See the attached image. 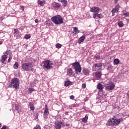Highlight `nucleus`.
<instances>
[{
    "mask_svg": "<svg viewBox=\"0 0 129 129\" xmlns=\"http://www.w3.org/2000/svg\"><path fill=\"white\" fill-rule=\"evenodd\" d=\"M30 71H31V72H34V71H35V69L32 67L30 69Z\"/></svg>",
    "mask_w": 129,
    "mask_h": 129,
    "instance_id": "obj_42",
    "label": "nucleus"
},
{
    "mask_svg": "<svg viewBox=\"0 0 129 129\" xmlns=\"http://www.w3.org/2000/svg\"><path fill=\"white\" fill-rule=\"evenodd\" d=\"M128 117H129V114H128Z\"/></svg>",
    "mask_w": 129,
    "mask_h": 129,
    "instance_id": "obj_54",
    "label": "nucleus"
},
{
    "mask_svg": "<svg viewBox=\"0 0 129 129\" xmlns=\"http://www.w3.org/2000/svg\"><path fill=\"white\" fill-rule=\"evenodd\" d=\"M0 2H1V0H0Z\"/></svg>",
    "mask_w": 129,
    "mask_h": 129,
    "instance_id": "obj_56",
    "label": "nucleus"
},
{
    "mask_svg": "<svg viewBox=\"0 0 129 129\" xmlns=\"http://www.w3.org/2000/svg\"><path fill=\"white\" fill-rule=\"evenodd\" d=\"M120 8V6H119V5H117L115 6V8H114L118 12V11H119V8Z\"/></svg>",
    "mask_w": 129,
    "mask_h": 129,
    "instance_id": "obj_34",
    "label": "nucleus"
},
{
    "mask_svg": "<svg viewBox=\"0 0 129 129\" xmlns=\"http://www.w3.org/2000/svg\"><path fill=\"white\" fill-rule=\"evenodd\" d=\"M96 60H99L100 59V55H97L95 56Z\"/></svg>",
    "mask_w": 129,
    "mask_h": 129,
    "instance_id": "obj_36",
    "label": "nucleus"
},
{
    "mask_svg": "<svg viewBox=\"0 0 129 129\" xmlns=\"http://www.w3.org/2000/svg\"><path fill=\"white\" fill-rule=\"evenodd\" d=\"M60 3L62 4L63 7H66L67 6V0H61Z\"/></svg>",
    "mask_w": 129,
    "mask_h": 129,
    "instance_id": "obj_24",
    "label": "nucleus"
},
{
    "mask_svg": "<svg viewBox=\"0 0 129 129\" xmlns=\"http://www.w3.org/2000/svg\"><path fill=\"white\" fill-rule=\"evenodd\" d=\"M84 101H88V98H85L84 99Z\"/></svg>",
    "mask_w": 129,
    "mask_h": 129,
    "instance_id": "obj_46",
    "label": "nucleus"
},
{
    "mask_svg": "<svg viewBox=\"0 0 129 129\" xmlns=\"http://www.w3.org/2000/svg\"><path fill=\"white\" fill-rule=\"evenodd\" d=\"M68 113V112H66V113H65V114H67Z\"/></svg>",
    "mask_w": 129,
    "mask_h": 129,
    "instance_id": "obj_53",
    "label": "nucleus"
},
{
    "mask_svg": "<svg viewBox=\"0 0 129 129\" xmlns=\"http://www.w3.org/2000/svg\"><path fill=\"white\" fill-rule=\"evenodd\" d=\"M90 71L87 68H84L83 69V73H84V75H86V76H88L89 75V73Z\"/></svg>",
    "mask_w": 129,
    "mask_h": 129,
    "instance_id": "obj_15",
    "label": "nucleus"
},
{
    "mask_svg": "<svg viewBox=\"0 0 129 129\" xmlns=\"http://www.w3.org/2000/svg\"><path fill=\"white\" fill-rule=\"evenodd\" d=\"M61 47H62V45L60 43H57L55 45V47L57 48V49H60V48H61Z\"/></svg>",
    "mask_w": 129,
    "mask_h": 129,
    "instance_id": "obj_33",
    "label": "nucleus"
},
{
    "mask_svg": "<svg viewBox=\"0 0 129 129\" xmlns=\"http://www.w3.org/2000/svg\"><path fill=\"white\" fill-rule=\"evenodd\" d=\"M55 128L56 129H61V127L65 126L64 122H60L59 121H57L54 123Z\"/></svg>",
    "mask_w": 129,
    "mask_h": 129,
    "instance_id": "obj_8",
    "label": "nucleus"
},
{
    "mask_svg": "<svg viewBox=\"0 0 129 129\" xmlns=\"http://www.w3.org/2000/svg\"><path fill=\"white\" fill-rule=\"evenodd\" d=\"M16 108L17 109H18V108H17V107H16Z\"/></svg>",
    "mask_w": 129,
    "mask_h": 129,
    "instance_id": "obj_55",
    "label": "nucleus"
},
{
    "mask_svg": "<svg viewBox=\"0 0 129 129\" xmlns=\"http://www.w3.org/2000/svg\"><path fill=\"white\" fill-rule=\"evenodd\" d=\"M88 119V114H86L85 117L82 118V120L83 122H84V123H86L87 122Z\"/></svg>",
    "mask_w": 129,
    "mask_h": 129,
    "instance_id": "obj_19",
    "label": "nucleus"
},
{
    "mask_svg": "<svg viewBox=\"0 0 129 129\" xmlns=\"http://www.w3.org/2000/svg\"><path fill=\"white\" fill-rule=\"evenodd\" d=\"M12 56H9L8 59V62H11V60H12Z\"/></svg>",
    "mask_w": 129,
    "mask_h": 129,
    "instance_id": "obj_40",
    "label": "nucleus"
},
{
    "mask_svg": "<svg viewBox=\"0 0 129 129\" xmlns=\"http://www.w3.org/2000/svg\"><path fill=\"white\" fill-rule=\"evenodd\" d=\"M69 85H71V81H67L64 83V86L66 87L69 86Z\"/></svg>",
    "mask_w": 129,
    "mask_h": 129,
    "instance_id": "obj_23",
    "label": "nucleus"
},
{
    "mask_svg": "<svg viewBox=\"0 0 129 129\" xmlns=\"http://www.w3.org/2000/svg\"><path fill=\"white\" fill-rule=\"evenodd\" d=\"M124 25V24H123V23L122 22V21H119L118 22V26L120 28L123 27Z\"/></svg>",
    "mask_w": 129,
    "mask_h": 129,
    "instance_id": "obj_27",
    "label": "nucleus"
},
{
    "mask_svg": "<svg viewBox=\"0 0 129 129\" xmlns=\"http://www.w3.org/2000/svg\"><path fill=\"white\" fill-rule=\"evenodd\" d=\"M112 68H113V67L111 65H109L108 66V70H110L112 69Z\"/></svg>",
    "mask_w": 129,
    "mask_h": 129,
    "instance_id": "obj_38",
    "label": "nucleus"
},
{
    "mask_svg": "<svg viewBox=\"0 0 129 129\" xmlns=\"http://www.w3.org/2000/svg\"><path fill=\"white\" fill-rule=\"evenodd\" d=\"M104 16H103V14H94L93 15V18L94 19H102Z\"/></svg>",
    "mask_w": 129,
    "mask_h": 129,
    "instance_id": "obj_14",
    "label": "nucleus"
},
{
    "mask_svg": "<svg viewBox=\"0 0 129 129\" xmlns=\"http://www.w3.org/2000/svg\"><path fill=\"white\" fill-rule=\"evenodd\" d=\"M31 38V35L30 34H26L24 36V39H26V40H28V39H30Z\"/></svg>",
    "mask_w": 129,
    "mask_h": 129,
    "instance_id": "obj_32",
    "label": "nucleus"
},
{
    "mask_svg": "<svg viewBox=\"0 0 129 129\" xmlns=\"http://www.w3.org/2000/svg\"><path fill=\"white\" fill-rule=\"evenodd\" d=\"M37 3L38 5H40L41 7L43 6V5H45L46 2L45 1H41V0H38Z\"/></svg>",
    "mask_w": 129,
    "mask_h": 129,
    "instance_id": "obj_20",
    "label": "nucleus"
},
{
    "mask_svg": "<svg viewBox=\"0 0 129 129\" xmlns=\"http://www.w3.org/2000/svg\"><path fill=\"white\" fill-rule=\"evenodd\" d=\"M49 116V109L48 108V106L46 105L45 106L44 111L43 113V118L44 120L47 119V117Z\"/></svg>",
    "mask_w": 129,
    "mask_h": 129,
    "instance_id": "obj_9",
    "label": "nucleus"
},
{
    "mask_svg": "<svg viewBox=\"0 0 129 129\" xmlns=\"http://www.w3.org/2000/svg\"><path fill=\"white\" fill-rule=\"evenodd\" d=\"M5 55H3L1 59V62L2 63H5V61H6L7 60V59H8V55H9V53H8V51H6L5 53Z\"/></svg>",
    "mask_w": 129,
    "mask_h": 129,
    "instance_id": "obj_13",
    "label": "nucleus"
},
{
    "mask_svg": "<svg viewBox=\"0 0 129 129\" xmlns=\"http://www.w3.org/2000/svg\"><path fill=\"white\" fill-rule=\"evenodd\" d=\"M11 83L13 84V88L15 89H18L20 87V80L18 78H14L11 80Z\"/></svg>",
    "mask_w": 129,
    "mask_h": 129,
    "instance_id": "obj_5",
    "label": "nucleus"
},
{
    "mask_svg": "<svg viewBox=\"0 0 129 129\" xmlns=\"http://www.w3.org/2000/svg\"><path fill=\"white\" fill-rule=\"evenodd\" d=\"M111 13L112 14V16H114L115 13H118V11H117L115 9H113V10H112Z\"/></svg>",
    "mask_w": 129,
    "mask_h": 129,
    "instance_id": "obj_31",
    "label": "nucleus"
},
{
    "mask_svg": "<svg viewBox=\"0 0 129 129\" xmlns=\"http://www.w3.org/2000/svg\"><path fill=\"white\" fill-rule=\"evenodd\" d=\"M125 20H126V22H127V23H129V19L127 18H125Z\"/></svg>",
    "mask_w": 129,
    "mask_h": 129,
    "instance_id": "obj_47",
    "label": "nucleus"
},
{
    "mask_svg": "<svg viewBox=\"0 0 129 129\" xmlns=\"http://www.w3.org/2000/svg\"><path fill=\"white\" fill-rule=\"evenodd\" d=\"M70 99H74L75 97L73 95H71L70 96Z\"/></svg>",
    "mask_w": 129,
    "mask_h": 129,
    "instance_id": "obj_41",
    "label": "nucleus"
},
{
    "mask_svg": "<svg viewBox=\"0 0 129 129\" xmlns=\"http://www.w3.org/2000/svg\"><path fill=\"white\" fill-rule=\"evenodd\" d=\"M52 22L55 25H60L64 23V20L61 16L58 15L52 17L51 18Z\"/></svg>",
    "mask_w": 129,
    "mask_h": 129,
    "instance_id": "obj_2",
    "label": "nucleus"
},
{
    "mask_svg": "<svg viewBox=\"0 0 129 129\" xmlns=\"http://www.w3.org/2000/svg\"><path fill=\"white\" fill-rule=\"evenodd\" d=\"M72 66L75 70V72L77 74H79V73H81V70H82V68H81V66L80 65V63L78 61H76L72 63Z\"/></svg>",
    "mask_w": 129,
    "mask_h": 129,
    "instance_id": "obj_4",
    "label": "nucleus"
},
{
    "mask_svg": "<svg viewBox=\"0 0 129 129\" xmlns=\"http://www.w3.org/2000/svg\"><path fill=\"white\" fill-rule=\"evenodd\" d=\"M97 89L100 90V91H102L103 90V86L101 83H99L97 85Z\"/></svg>",
    "mask_w": 129,
    "mask_h": 129,
    "instance_id": "obj_18",
    "label": "nucleus"
},
{
    "mask_svg": "<svg viewBox=\"0 0 129 129\" xmlns=\"http://www.w3.org/2000/svg\"><path fill=\"white\" fill-rule=\"evenodd\" d=\"M2 44H3V41H0V45H2Z\"/></svg>",
    "mask_w": 129,
    "mask_h": 129,
    "instance_id": "obj_51",
    "label": "nucleus"
},
{
    "mask_svg": "<svg viewBox=\"0 0 129 129\" xmlns=\"http://www.w3.org/2000/svg\"><path fill=\"white\" fill-rule=\"evenodd\" d=\"M73 74V71L72 69H69L67 71V76H71Z\"/></svg>",
    "mask_w": 129,
    "mask_h": 129,
    "instance_id": "obj_17",
    "label": "nucleus"
},
{
    "mask_svg": "<svg viewBox=\"0 0 129 129\" xmlns=\"http://www.w3.org/2000/svg\"><path fill=\"white\" fill-rule=\"evenodd\" d=\"M114 65H117L118 64H119L120 61L118 58H115L113 61Z\"/></svg>",
    "mask_w": 129,
    "mask_h": 129,
    "instance_id": "obj_22",
    "label": "nucleus"
},
{
    "mask_svg": "<svg viewBox=\"0 0 129 129\" xmlns=\"http://www.w3.org/2000/svg\"><path fill=\"white\" fill-rule=\"evenodd\" d=\"M123 15V16H125L126 18H129V12L124 13Z\"/></svg>",
    "mask_w": 129,
    "mask_h": 129,
    "instance_id": "obj_35",
    "label": "nucleus"
},
{
    "mask_svg": "<svg viewBox=\"0 0 129 129\" xmlns=\"http://www.w3.org/2000/svg\"><path fill=\"white\" fill-rule=\"evenodd\" d=\"M117 116H113L112 118H110L106 123V125L113 126V125L119 124V123L123 120V119H122V118L117 119Z\"/></svg>",
    "mask_w": 129,
    "mask_h": 129,
    "instance_id": "obj_1",
    "label": "nucleus"
},
{
    "mask_svg": "<svg viewBox=\"0 0 129 129\" xmlns=\"http://www.w3.org/2000/svg\"><path fill=\"white\" fill-rule=\"evenodd\" d=\"M82 87L83 88H85V87H86V85L85 84H83Z\"/></svg>",
    "mask_w": 129,
    "mask_h": 129,
    "instance_id": "obj_43",
    "label": "nucleus"
},
{
    "mask_svg": "<svg viewBox=\"0 0 129 129\" xmlns=\"http://www.w3.org/2000/svg\"><path fill=\"white\" fill-rule=\"evenodd\" d=\"M33 67V63L31 62H26L22 64V69L24 71H30Z\"/></svg>",
    "mask_w": 129,
    "mask_h": 129,
    "instance_id": "obj_6",
    "label": "nucleus"
},
{
    "mask_svg": "<svg viewBox=\"0 0 129 129\" xmlns=\"http://www.w3.org/2000/svg\"><path fill=\"white\" fill-rule=\"evenodd\" d=\"M74 32H75V34H79L80 33V31L78 30V28L77 27H73Z\"/></svg>",
    "mask_w": 129,
    "mask_h": 129,
    "instance_id": "obj_25",
    "label": "nucleus"
},
{
    "mask_svg": "<svg viewBox=\"0 0 129 129\" xmlns=\"http://www.w3.org/2000/svg\"><path fill=\"white\" fill-rule=\"evenodd\" d=\"M0 127H2V124L0 123Z\"/></svg>",
    "mask_w": 129,
    "mask_h": 129,
    "instance_id": "obj_52",
    "label": "nucleus"
},
{
    "mask_svg": "<svg viewBox=\"0 0 129 129\" xmlns=\"http://www.w3.org/2000/svg\"><path fill=\"white\" fill-rule=\"evenodd\" d=\"M118 1V0H114V3L115 4L117 3V2Z\"/></svg>",
    "mask_w": 129,
    "mask_h": 129,
    "instance_id": "obj_49",
    "label": "nucleus"
},
{
    "mask_svg": "<svg viewBox=\"0 0 129 129\" xmlns=\"http://www.w3.org/2000/svg\"><path fill=\"white\" fill-rule=\"evenodd\" d=\"M102 63H97L93 64V67H94L95 70L98 71V70H101L102 68Z\"/></svg>",
    "mask_w": 129,
    "mask_h": 129,
    "instance_id": "obj_12",
    "label": "nucleus"
},
{
    "mask_svg": "<svg viewBox=\"0 0 129 129\" xmlns=\"http://www.w3.org/2000/svg\"><path fill=\"white\" fill-rule=\"evenodd\" d=\"M33 91H36V90L33 88H29L28 89V93H32V92H33Z\"/></svg>",
    "mask_w": 129,
    "mask_h": 129,
    "instance_id": "obj_29",
    "label": "nucleus"
},
{
    "mask_svg": "<svg viewBox=\"0 0 129 129\" xmlns=\"http://www.w3.org/2000/svg\"><path fill=\"white\" fill-rule=\"evenodd\" d=\"M14 69H18L19 68V63L15 62L13 66Z\"/></svg>",
    "mask_w": 129,
    "mask_h": 129,
    "instance_id": "obj_30",
    "label": "nucleus"
},
{
    "mask_svg": "<svg viewBox=\"0 0 129 129\" xmlns=\"http://www.w3.org/2000/svg\"><path fill=\"white\" fill-rule=\"evenodd\" d=\"M24 9H25V7H24V6H21V10H24Z\"/></svg>",
    "mask_w": 129,
    "mask_h": 129,
    "instance_id": "obj_45",
    "label": "nucleus"
},
{
    "mask_svg": "<svg viewBox=\"0 0 129 129\" xmlns=\"http://www.w3.org/2000/svg\"><path fill=\"white\" fill-rule=\"evenodd\" d=\"M35 22L36 23H39V20L37 19H36L35 20Z\"/></svg>",
    "mask_w": 129,
    "mask_h": 129,
    "instance_id": "obj_44",
    "label": "nucleus"
},
{
    "mask_svg": "<svg viewBox=\"0 0 129 129\" xmlns=\"http://www.w3.org/2000/svg\"><path fill=\"white\" fill-rule=\"evenodd\" d=\"M85 37H86V36L85 35H83L82 36H81L79 39L78 43H79V44H81V43L84 42V40H85Z\"/></svg>",
    "mask_w": 129,
    "mask_h": 129,
    "instance_id": "obj_16",
    "label": "nucleus"
},
{
    "mask_svg": "<svg viewBox=\"0 0 129 129\" xmlns=\"http://www.w3.org/2000/svg\"><path fill=\"white\" fill-rule=\"evenodd\" d=\"M41 66L45 68V69H47V70L53 69V63L49 60L42 61Z\"/></svg>",
    "mask_w": 129,
    "mask_h": 129,
    "instance_id": "obj_3",
    "label": "nucleus"
},
{
    "mask_svg": "<svg viewBox=\"0 0 129 129\" xmlns=\"http://www.w3.org/2000/svg\"><path fill=\"white\" fill-rule=\"evenodd\" d=\"M13 84H12V83H11H11L10 84H8V87L9 88H12V87H13Z\"/></svg>",
    "mask_w": 129,
    "mask_h": 129,
    "instance_id": "obj_37",
    "label": "nucleus"
},
{
    "mask_svg": "<svg viewBox=\"0 0 129 129\" xmlns=\"http://www.w3.org/2000/svg\"><path fill=\"white\" fill-rule=\"evenodd\" d=\"M106 82H107L108 83L105 84L106 90H113L115 86L114 84L109 81V80H107Z\"/></svg>",
    "mask_w": 129,
    "mask_h": 129,
    "instance_id": "obj_7",
    "label": "nucleus"
},
{
    "mask_svg": "<svg viewBox=\"0 0 129 129\" xmlns=\"http://www.w3.org/2000/svg\"><path fill=\"white\" fill-rule=\"evenodd\" d=\"M14 37L15 38H21L22 37V33L19 31L18 29H14V33H13Z\"/></svg>",
    "mask_w": 129,
    "mask_h": 129,
    "instance_id": "obj_10",
    "label": "nucleus"
},
{
    "mask_svg": "<svg viewBox=\"0 0 129 129\" xmlns=\"http://www.w3.org/2000/svg\"><path fill=\"white\" fill-rule=\"evenodd\" d=\"M95 75L96 77H97V78H100V77H101V73L96 72L95 74Z\"/></svg>",
    "mask_w": 129,
    "mask_h": 129,
    "instance_id": "obj_26",
    "label": "nucleus"
},
{
    "mask_svg": "<svg viewBox=\"0 0 129 129\" xmlns=\"http://www.w3.org/2000/svg\"><path fill=\"white\" fill-rule=\"evenodd\" d=\"M29 105L30 106V108L31 110H35V106L33 104V103L29 102Z\"/></svg>",
    "mask_w": 129,
    "mask_h": 129,
    "instance_id": "obj_21",
    "label": "nucleus"
},
{
    "mask_svg": "<svg viewBox=\"0 0 129 129\" xmlns=\"http://www.w3.org/2000/svg\"><path fill=\"white\" fill-rule=\"evenodd\" d=\"M36 82H38V81H37V80H34V83H36Z\"/></svg>",
    "mask_w": 129,
    "mask_h": 129,
    "instance_id": "obj_48",
    "label": "nucleus"
},
{
    "mask_svg": "<svg viewBox=\"0 0 129 129\" xmlns=\"http://www.w3.org/2000/svg\"><path fill=\"white\" fill-rule=\"evenodd\" d=\"M1 129H9V127L6 126H3V127Z\"/></svg>",
    "mask_w": 129,
    "mask_h": 129,
    "instance_id": "obj_39",
    "label": "nucleus"
},
{
    "mask_svg": "<svg viewBox=\"0 0 129 129\" xmlns=\"http://www.w3.org/2000/svg\"><path fill=\"white\" fill-rule=\"evenodd\" d=\"M90 11L92 12V13H95L94 15H96L99 13L100 9L97 7H93L92 8H91Z\"/></svg>",
    "mask_w": 129,
    "mask_h": 129,
    "instance_id": "obj_11",
    "label": "nucleus"
},
{
    "mask_svg": "<svg viewBox=\"0 0 129 129\" xmlns=\"http://www.w3.org/2000/svg\"><path fill=\"white\" fill-rule=\"evenodd\" d=\"M53 7L54 9H59L60 8V5L58 3H55L54 5H53Z\"/></svg>",
    "mask_w": 129,
    "mask_h": 129,
    "instance_id": "obj_28",
    "label": "nucleus"
},
{
    "mask_svg": "<svg viewBox=\"0 0 129 129\" xmlns=\"http://www.w3.org/2000/svg\"><path fill=\"white\" fill-rule=\"evenodd\" d=\"M66 126H69L70 125V124H66Z\"/></svg>",
    "mask_w": 129,
    "mask_h": 129,
    "instance_id": "obj_50",
    "label": "nucleus"
}]
</instances>
